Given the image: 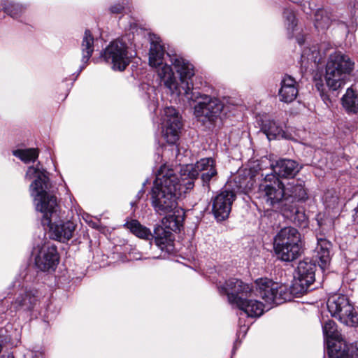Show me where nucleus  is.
I'll use <instances>...</instances> for the list:
<instances>
[{
    "label": "nucleus",
    "instance_id": "obj_32",
    "mask_svg": "<svg viewBox=\"0 0 358 358\" xmlns=\"http://www.w3.org/2000/svg\"><path fill=\"white\" fill-rule=\"evenodd\" d=\"M322 331L325 343H327V340L334 341L343 337L341 332L338 330L336 323L331 320H328L323 323Z\"/></svg>",
    "mask_w": 358,
    "mask_h": 358
},
{
    "label": "nucleus",
    "instance_id": "obj_11",
    "mask_svg": "<svg viewBox=\"0 0 358 358\" xmlns=\"http://www.w3.org/2000/svg\"><path fill=\"white\" fill-rule=\"evenodd\" d=\"M316 264L311 260L305 259L299 262L296 274L297 280L293 285L296 293H305L315 280Z\"/></svg>",
    "mask_w": 358,
    "mask_h": 358
},
{
    "label": "nucleus",
    "instance_id": "obj_4",
    "mask_svg": "<svg viewBox=\"0 0 358 358\" xmlns=\"http://www.w3.org/2000/svg\"><path fill=\"white\" fill-rule=\"evenodd\" d=\"M165 49L159 37L151 38L149 50V64L157 69L159 76L164 82V85L169 90L176 89V78L171 66L163 64Z\"/></svg>",
    "mask_w": 358,
    "mask_h": 358
},
{
    "label": "nucleus",
    "instance_id": "obj_40",
    "mask_svg": "<svg viewBox=\"0 0 358 358\" xmlns=\"http://www.w3.org/2000/svg\"><path fill=\"white\" fill-rule=\"evenodd\" d=\"M282 17L287 22H294L296 19L295 13L290 8H286L284 10Z\"/></svg>",
    "mask_w": 358,
    "mask_h": 358
},
{
    "label": "nucleus",
    "instance_id": "obj_42",
    "mask_svg": "<svg viewBox=\"0 0 358 358\" xmlns=\"http://www.w3.org/2000/svg\"><path fill=\"white\" fill-rule=\"evenodd\" d=\"M124 4L118 3V4H115L114 6H112L111 7H110L109 10L111 13L118 14V13H122V10H124Z\"/></svg>",
    "mask_w": 358,
    "mask_h": 358
},
{
    "label": "nucleus",
    "instance_id": "obj_26",
    "mask_svg": "<svg viewBox=\"0 0 358 358\" xmlns=\"http://www.w3.org/2000/svg\"><path fill=\"white\" fill-rule=\"evenodd\" d=\"M124 227L129 229L136 236L145 239H152V234L146 227L142 225L137 220H131L124 224Z\"/></svg>",
    "mask_w": 358,
    "mask_h": 358
},
{
    "label": "nucleus",
    "instance_id": "obj_6",
    "mask_svg": "<svg viewBox=\"0 0 358 358\" xmlns=\"http://www.w3.org/2000/svg\"><path fill=\"white\" fill-rule=\"evenodd\" d=\"M327 306L332 317L349 327L358 326V313L345 295L334 294L329 297Z\"/></svg>",
    "mask_w": 358,
    "mask_h": 358
},
{
    "label": "nucleus",
    "instance_id": "obj_34",
    "mask_svg": "<svg viewBox=\"0 0 358 358\" xmlns=\"http://www.w3.org/2000/svg\"><path fill=\"white\" fill-rule=\"evenodd\" d=\"M13 155L20 158L24 163H29L34 162L38 156V152L37 149L29 148V149H18L13 151Z\"/></svg>",
    "mask_w": 358,
    "mask_h": 358
},
{
    "label": "nucleus",
    "instance_id": "obj_10",
    "mask_svg": "<svg viewBox=\"0 0 358 358\" xmlns=\"http://www.w3.org/2000/svg\"><path fill=\"white\" fill-rule=\"evenodd\" d=\"M183 171L184 176L187 173V175L193 178H197L200 175L203 184H208L217 173L215 161L211 157L202 158L194 164L186 165Z\"/></svg>",
    "mask_w": 358,
    "mask_h": 358
},
{
    "label": "nucleus",
    "instance_id": "obj_36",
    "mask_svg": "<svg viewBox=\"0 0 358 358\" xmlns=\"http://www.w3.org/2000/svg\"><path fill=\"white\" fill-rule=\"evenodd\" d=\"M326 208L334 210L339 207L340 198L336 190H327L324 196Z\"/></svg>",
    "mask_w": 358,
    "mask_h": 358
},
{
    "label": "nucleus",
    "instance_id": "obj_43",
    "mask_svg": "<svg viewBox=\"0 0 358 358\" xmlns=\"http://www.w3.org/2000/svg\"><path fill=\"white\" fill-rule=\"evenodd\" d=\"M1 358H14V357L12 354H8L2 355Z\"/></svg>",
    "mask_w": 358,
    "mask_h": 358
},
{
    "label": "nucleus",
    "instance_id": "obj_17",
    "mask_svg": "<svg viewBox=\"0 0 358 358\" xmlns=\"http://www.w3.org/2000/svg\"><path fill=\"white\" fill-rule=\"evenodd\" d=\"M218 289L221 294H227L229 303L231 296L238 299H243V296H250L252 291L251 285L234 278L227 280L224 285L219 286Z\"/></svg>",
    "mask_w": 358,
    "mask_h": 358
},
{
    "label": "nucleus",
    "instance_id": "obj_1",
    "mask_svg": "<svg viewBox=\"0 0 358 358\" xmlns=\"http://www.w3.org/2000/svg\"><path fill=\"white\" fill-rule=\"evenodd\" d=\"M26 178H36L30 185L31 195L37 201L36 208L43 215L41 223L50 228L52 238L61 243H66L74 236L77 225L71 220L54 222L60 217L59 206L55 195L48 192L49 178L44 170L30 166L26 173Z\"/></svg>",
    "mask_w": 358,
    "mask_h": 358
},
{
    "label": "nucleus",
    "instance_id": "obj_27",
    "mask_svg": "<svg viewBox=\"0 0 358 358\" xmlns=\"http://www.w3.org/2000/svg\"><path fill=\"white\" fill-rule=\"evenodd\" d=\"M182 127L181 121L175 120L172 123L164 124L163 136L167 143L175 144L179 138L178 132Z\"/></svg>",
    "mask_w": 358,
    "mask_h": 358
},
{
    "label": "nucleus",
    "instance_id": "obj_22",
    "mask_svg": "<svg viewBox=\"0 0 358 358\" xmlns=\"http://www.w3.org/2000/svg\"><path fill=\"white\" fill-rule=\"evenodd\" d=\"M297 94L298 87L295 79L290 76L285 75L281 81V87L279 90L280 100L285 103H290L296 98Z\"/></svg>",
    "mask_w": 358,
    "mask_h": 358
},
{
    "label": "nucleus",
    "instance_id": "obj_24",
    "mask_svg": "<svg viewBox=\"0 0 358 358\" xmlns=\"http://www.w3.org/2000/svg\"><path fill=\"white\" fill-rule=\"evenodd\" d=\"M261 131L266 134L269 141L284 138L285 132L279 124L271 119L261 120Z\"/></svg>",
    "mask_w": 358,
    "mask_h": 358
},
{
    "label": "nucleus",
    "instance_id": "obj_16",
    "mask_svg": "<svg viewBox=\"0 0 358 358\" xmlns=\"http://www.w3.org/2000/svg\"><path fill=\"white\" fill-rule=\"evenodd\" d=\"M59 262V255L54 244L43 245L35 259L36 267L42 271H54Z\"/></svg>",
    "mask_w": 358,
    "mask_h": 358
},
{
    "label": "nucleus",
    "instance_id": "obj_12",
    "mask_svg": "<svg viewBox=\"0 0 358 358\" xmlns=\"http://www.w3.org/2000/svg\"><path fill=\"white\" fill-rule=\"evenodd\" d=\"M236 194L233 190L221 189L212 200V212L218 221L227 219L231 210Z\"/></svg>",
    "mask_w": 358,
    "mask_h": 358
},
{
    "label": "nucleus",
    "instance_id": "obj_13",
    "mask_svg": "<svg viewBox=\"0 0 358 358\" xmlns=\"http://www.w3.org/2000/svg\"><path fill=\"white\" fill-rule=\"evenodd\" d=\"M152 187H158L159 190L171 193L178 196L180 179L174 173L173 170L168 169L166 165H163L157 171Z\"/></svg>",
    "mask_w": 358,
    "mask_h": 358
},
{
    "label": "nucleus",
    "instance_id": "obj_15",
    "mask_svg": "<svg viewBox=\"0 0 358 358\" xmlns=\"http://www.w3.org/2000/svg\"><path fill=\"white\" fill-rule=\"evenodd\" d=\"M171 62L176 71L180 76L181 85L178 87L176 82L175 83L176 85V89L173 88L170 90L173 93L176 92L179 94H182V90H183V94H185L186 83H189L193 85V84L191 82H189L188 80H190L194 76V66L191 63L189 62V61L178 55H173L171 58Z\"/></svg>",
    "mask_w": 358,
    "mask_h": 358
},
{
    "label": "nucleus",
    "instance_id": "obj_2",
    "mask_svg": "<svg viewBox=\"0 0 358 358\" xmlns=\"http://www.w3.org/2000/svg\"><path fill=\"white\" fill-rule=\"evenodd\" d=\"M355 69V62L341 51L331 53L326 64L325 80L327 86L336 91L343 87Z\"/></svg>",
    "mask_w": 358,
    "mask_h": 358
},
{
    "label": "nucleus",
    "instance_id": "obj_44",
    "mask_svg": "<svg viewBox=\"0 0 358 358\" xmlns=\"http://www.w3.org/2000/svg\"><path fill=\"white\" fill-rule=\"evenodd\" d=\"M205 172H207V173H208V174L210 173L209 169H206L205 171L203 173H205Z\"/></svg>",
    "mask_w": 358,
    "mask_h": 358
},
{
    "label": "nucleus",
    "instance_id": "obj_46",
    "mask_svg": "<svg viewBox=\"0 0 358 358\" xmlns=\"http://www.w3.org/2000/svg\"><path fill=\"white\" fill-rule=\"evenodd\" d=\"M357 168H358V166H357Z\"/></svg>",
    "mask_w": 358,
    "mask_h": 358
},
{
    "label": "nucleus",
    "instance_id": "obj_9",
    "mask_svg": "<svg viewBox=\"0 0 358 358\" xmlns=\"http://www.w3.org/2000/svg\"><path fill=\"white\" fill-rule=\"evenodd\" d=\"M255 282L256 295L269 305L280 304L285 301L288 296L286 286L279 285L271 279L261 278L257 279Z\"/></svg>",
    "mask_w": 358,
    "mask_h": 358
},
{
    "label": "nucleus",
    "instance_id": "obj_38",
    "mask_svg": "<svg viewBox=\"0 0 358 358\" xmlns=\"http://www.w3.org/2000/svg\"><path fill=\"white\" fill-rule=\"evenodd\" d=\"M180 120L178 112L173 107H166L164 108V124L172 123L173 120Z\"/></svg>",
    "mask_w": 358,
    "mask_h": 358
},
{
    "label": "nucleus",
    "instance_id": "obj_14",
    "mask_svg": "<svg viewBox=\"0 0 358 358\" xmlns=\"http://www.w3.org/2000/svg\"><path fill=\"white\" fill-rule=\"evenodd\" d=\"M178 196L171 193L159 190L158 187H152L151 191V203L157 213L165 215L176 208Z\"/></svg>",
    "mask_w": 358,
    "mask_h": 358
},
{
    "label": "nucleus",
    "instance_id": "obj_7",
    "mask_svg": "<svg viewBox=\"0 0 358 358\" xmlns=\"http://www.w3.org/2000/svg\"><path fill=\"white\" fill-rule=\"evenodd\" d=\"M257 194L269 207H274L287 199L284 184L273 174L266 176L259 185Z\"/></svg>",
    "mask_w": 358,
    "mask_h": 358
},
{
    "label": "nucleus",
    "instance_id": "obj_29",
    "mask_svg": "<svg viewBox=\"0 0 358 358\" xmlns=\"http://www.w3.org/2000/svg\"><path fill=\"white\" fill-rule=\"evenodd\" d=\"M286 197L285 201H289L292 199V202L294 201H303L307 199V193L301 183L296 182V184L289 183V187L285 189Z\"/></svg>",
    "mask_w": 358,
    "mask_h": 358
},
{
    "label": "nucleus",
    "instance_id": "obj_25",
    "mask_svg": "<svg viewBox=\"0 0 358 358\" xmlns=\"http://www.w3.org/2000/svg\"><path fill=\"white\" fill-rule=\"evenodd\" d=\"M294 248L286 245L273 248L278 259L283 262H292L296 259L302 252V245H296Z\"/></svg>",
    "mask_w": 358,
    "mask_h": 358
},
{
    "label": "nucleus",
    "instance_id": "obj_19",
    "mask_svg": "<svg viewBox=\"0 0 358 358\" xmlns=\"http://www.w3.org/2000/svg\"><path fill=\"white\" fill-rule=\"evenodd\" d=\"M230 303L236 305L248 317H258L264 313V305L257 300L238 299L231 296Z\"/></svg>",
    "mask_w": 358,
    "mask_h": 358
},
{
    "label": "nucleus",
    "instance_id": "obj_20",
    "mask_svg": "<svg viewBox=\"0 0 358 358\" xmlns=\"http://www.w3.org/2000/svg\"><path fill=\"white\" fill-rule=\"evenodd\" d=\"M317 244L315 250V257L320 267L324 270L329 265L331 261L330 251L332 244L322 234L317 235Z\"/></svg>",
    "mask_w": 358,
    "mask_h": 358
},
{
    "label": "nucleus",
    "instance_id": "obj_23",
    "mask_svg": "<svg viewBox=\"0 0 358 358\" xmlns=\"http://www.w3.org/2000/svg\"><path fill=\"white\" fill-rule=\"evenodd\" d=\"M273 169L278 176L288 178L295 176L299 171L300 168L296 161L282 159L276 162Z\"/></svg>",
    "mask_w": 358,
    "mask_h": 358
},
{
    "label": "nucleus",
    "instance_id": "obj_37",
    "mask_svg": "<svg viewBox=\"0 0 358 358\" xmlns=\"http://www.w3.org/2000/svg\"><path fill=\"white\" fill-rule=\"evenodd\" d=\"M181 179L180 180V189H179V194L178 196H181L182 194L186 193L187 191L191 190L194 188V180L196 178H192L190 176L186 175L184 176L183 169L181 170Z\"/></svg>",
    "mask_w": 358,
    "mask_h": 358
},
{
    "label": "nucleus",
    "instance_id": "obj_30",
    "mask_svg": "<svg viewBox=\"0 0 358 358\" xmlns=\"http://www.w3.org/2000/svg\"><path fill=\"white\" fill-rule=\"evenodd\" d=\"M342 104L349 113L358 112V96L352 88H348L342 98Z\"/></svg>",
    "mask_w": 358,
    "mask_h": 358
},
{
    "label": "nucleus",
    "instance_id": "obj_18",
    "mask_svg": "<svg viewBox=\"0 0 358 358\" xmlns=\"http://www.w3.org/2000/svg\"><path fill=\"white\" fill-rule=\"evenodd\" d=\"M289 245L294 248L302 245L301 234L298 230L292 227L281 229L274 238L273 248Z\"/></svg>",
    "mask_w": 358,
    "mask_h": 358
},
{
    "label": "nucleus",
    "instance_id": "obj_35",
    "mask_svg": "<svg viewBox=\"0 0 358 358\" xmlns=\"http://www.w3.org/2000/svg\"><path fill=\"white\" fill-rule=\"evenodd\" d=\"M321 215H318L317 223L321 229V231L324 236L325 234H330L334 229V219L329 216L324 215L323 217H320Z\"/></svg>",
    "mask_w": 358,
    "mask_h": 358
},
{
    "label": "nucleus",
    "instance_id": "obj_45",
    "mask_svg": "<svg viewBox=\"0 0 358 358\" xmlns=\"http://www.w3.org/2000/svg\"><path fill=\"white\" fill-rule=\"evenodd\" d=\"M1 350H2V345H1V344L0 343V352H1Z\"/></svg>",
    "mask_w": 358,
    "mask_h": 358
},
{
    "label": "nucleus",
    "instance_id": "obj_3",
    "mask_svg": "<svg viewBox=\"0 0 358 358\" xmlns=\"http://www.w3.org/2000/svg\"><path fill=\"white\" fill-rule=\"evenodd\" d=\"M185 96L188 100L197 102L194 107V113L196 117H204L213 122L223 109V104L218 99L194 91L193 85L189 83H186Z\"/></svg>",
    "mask_w": 358,
    "mask_h": 358
},
{
    "label": "nucleus",
    "instance_id": "obj_41",
    "mask_svg": "<svg viewBox=\"0 0 358 358\" xmlns=\"http://www.w3.org/2000/svg\"><path fill=\"white\" fill-rule=\"evenodd\" d=\"M329 20L328 16L327 15V12L323 9L318 10L315 13V21L318 22L319 21L326 22Z\"/></svg>",
    "mask_w": 358,
    "mask_h": 358
},
{
    "label": "nucleus",
    "instance_id": "obj_33",
    "mask_svg": "<svg viewBox=\"0 0 358 358\" xmlns=\"http://www.w3.org/2000/svg\"><path fill=\"white\" fill-rule=\"evenodd\" d=\"M1 6L4 12L13 17H17L25 10L22 4L10 0L3 1Z\"/></svg>",
    "mask_w": 358,
    "mask_h": 358
},
{
    "label": "nucleus",
    "instance_id": "obj_21",
    "mask_svg": "<svg viewBox=\"0 0 358 358\" xmlns=\"http://www.w3.org/2000/svg\"><path fill=\"white\" fill-rule=\"evenodd\" d=\"M327 353L329 358H349L350 345L345 338L336 339L334 341L327 340Z\"/></svg>",
    "mask_w": 358,
    "mask_h": 358
},
{
    "label": "nucleus",
    "instance_id": "obj_8",
    "mask_svg": "<svg viewBox=\"0 0 358 358\" xmlns=\"http://www.w3.org/2000/svg\"><path fill=\"white\" fill-rule=\"evenodd\" d=\"M185 220V213L182 209L177 210L167 218L169 222V229H166L161 225H157L154 229L152 238L156 245L162 251L169 252L173 246V236L171 231L180 230Z\"/></svg>",
    "mask_w": 358,
    "mask_h": 358
},
{
    "label": "nucleus",
    "instance_id": "obj_39",
    "mask_svg": "<svg viewBox=\"0 0 358 358\" xmlns=\"http://www.w3.org/2000/svg\"><path fill=\"white\" fill-rule=\"evenodd\" d=\"M287 30L292 31V34H289V37L292 38L295 37L296 38V41L299 45H303L305 42V38L303 35L301 34H295L294 31H298L299 30V28L298 27V24H289V27H287Z\"/></svg>",
    "mask_w": 358,
    "mask_h": 358
},
{
    "label": "nucleus",
    "instance_id": "obj_5",
    "mask_svg": "<svg viewBox=\"0 0 358 358\" xmlns=\"http://www.w3.org/2000/svg\"><path fill=\"white\" fill-rule=\"evenodd\" d=\"M101 57L114 71H123L131 62L129 48L122 38L112 41L101 52Z\"/></svg>",
    "mask_w": 358,
    "mask_h": 358
},
{
    "label": "nucleus",
    "instance_id": "obj_31",
    "mask_svg": "<svg viewBox=\"0 0 358 358\" xmlns=\"http://www.w3.org/2000/svg\"><path fill=\"white\" fill-rule=\"evenodd\" d=\"M36 302V298L31 292H26L23 294L17 296L13 306L15 310L24 308L25 310H31Z\"/></svg>",
    "mask_w": 358,
    "mask_h": 358
},
{
    "label": "nucleus",
    "instance_id": "obj_28",
    "mask_svg": "<svg viewBox=\"0 0 358 358\" xmlns=\"http://www.w3.org/2000/svg\"><path fill=\"white\" fill-rule=\"evenodd\" d=\"M94 36L86 29L81 43L82 62L86 64L94 52Z\"/></svg>",
    "mask_w": 358,
    "mask_h": 358
}]
</instances>
